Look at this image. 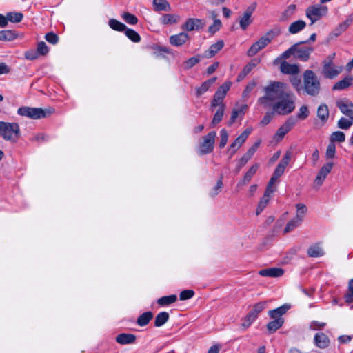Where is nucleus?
<instances>
[{
  "label": "nucleus",
  "instance_id": "39448f33",
  "mask_svg": "<svg viewBox=\"0 0 353 353\" xmlns=\"http://www.w3.org/2000/svg\"><path fill=\"white\" fill-rule=\"evenodd\" d=\"M20 135V128L18 123L0 121V136L5 140L16 143Z\"/></svg>",
  "mask_w": 353,
  "mask_h": 353
},
{
  "label": "nucleus",
  "instance_id": "b1692460",
  "mask_svg": "<svg viewBox=\"0 0 353 353\" xmlns=\"http://www.w3.org/2000/svg\"><path fill=\"white\" fill-rule=\"evenodd\" d=\"M136 336L133 334L122 333L116 336V341L121 345L133 344L136 341Z\"/></svg>",
  "mask_w": 353,
  "mask_h": 353
},
{
  "label": "nucleus",
  "instance_id": "0eeeda50",
  "mask_svg": "<svg viewBox=\"0 0 353 353\" xmlns=\"http://www.w3.org/2000/svg\"><path fill=\"white\" fill-rule=\"evenodd\" d=\"M53 112L52 108L42 109L40 108L21 107L18 109V114L32 119L46 118Z\"/></svg>",
  "mask_w": 353,
  "mask_h": 353
},
{
  "label": "nucleus",
  "instance_id": "774afa93",
  "mask_svg": "<svg viewBox=\"0 0 353 353\" xmlns=\"http://www.w3.org/2000/svg\"><path fill=\"white\" fill-rule=\"evenodd\" d=\"M199 61H200L199 56L191 57L185 61V67L188 69L191 68L192 67L195 65L196 63H198Z\"/></svg>",
  "mask_w": 353,
  "mask_h": 353
},
{
  "label": "nucleus",
  "instance_id": "338daca9",
  "mask_svg": "<svg viewBox=\"0 0 353 353\" xmlns=\"http://www.w3.org/2000/svg\"><path fill=\"white\" fill-rule=\"evenodd\" d=\"M291 83L297 92L302 93L303 83L299 79L294 77L291 79Z\"/></svg>",
  "mask_w": 353,
  "mask_h": 353
},
{
  "label": "nucleus",
  "instance_id": "f3484780",
  "mask_svg": "<svg viewBox=\"0 0 353 353\" xmlns=\"http://www.w3.org/2000/svg\"><path fill=\"white\" fill-rule=\"evenodd\" d=\"M336 106L340 111L348 117H353V103L347 99H340L336 101Z\"/></svg>",
  "mask_w": 353,
  "mask_h": 353
},
{
  "label": "nucleus",
  "instance_id": "ddd939ff",
  "mask_svg": "<svg viewBox=\"0 0 353 353\" xmlns=\"http://www.w3.org/2000/svg\"><path fill=\"white\" fill-rule=\"evenodd\" d=\"M296 120L293 117L288 118L285 122L278 129L274 134V139L277 141H281L285 135L290 132L295 125Z\"/></svg>",
  "mask_w": 353,
  "mask_h": 353
},
{
  "label": "nucleus",
  "instance_id": "a878e982",
  "mask_svg": "<svg viewBox=\"0 0 353 353\" xmlns=\"http://www.w3.org/2000/svg\"><path fill=\"white\" fill-rule=\"evenodd\" d=\"M280 70L283 74H296L299 73V68L296 64H290L286 61H283L280 65Z\"/></svg>",
  "mask_w": 353,
  "mask_h": 353
},
{
  "label": "nucleus",
  "instance_id": "aec40b11",
  "mask_svg": "<svg viewBox=\"0 0 353 353\" xmlns=\"http://www.w3.org/2000/svg\"><path fill=\"white\" fill-rule=\"evenodd\" d=\"M313 52V48L311 47H303L298 48L296 47V50L294 52V57L303 61H306L309 59L310 54Z\"/></svg>",
  "mask_w": 353,
  "mask_h": 353
},
{
  "label": "nucleus",
  "instance_id": "a211bd4d",
  "mask_svg": "<svg viewBox=\"0 0 353 353\" xmlns=\"http://www.w3.org/2000/svg\"><path fill=\"white\" fill-rule=\"evenodd\" d=\"M332 168V163H327L325 165H324L321 168V170L318 172L317 176H316V179L314 180L315 184L318 185L319 186L321 185L327 174L331 172Z\"/></svg>",
  "mask_w": 353,
  "mask_h": 353
},
{
  "label": "nucleus",
  "instance_id": "c756f323",
  "mask_svg": "<svg viewBox=\"0 0 353 353\" xmlns=\"http://www.w3.org/2000/svg\"><path fill=\"white\" fill-rule=\"evenodd\" d=\"M216 80V77H212L205 81H204L200 87L196 89V93L197 97H200L207 92L209 88L212 85Z\"/></svg>",
  "mask_w": 353,
  "mask_h": 353
},
{
  "label": "nucleus",
  "instance_id": "5fc2aeb1",
  "mask_svg": "<svg viewBox=\"0 0 353 353\" xmlns=\"http://www.w3.org/2000/svg\"><path fill=\"white\" fill-rule=\"evenodd\" d=\"M274 114H275V112H274L273 110L272 112H267L265 114L263 119H261V121H260V125L262 126H265L268 123H270V122L273 119Z\"/></svg>",
  "mask_w": 353,
  "mask_h": 353
},
{
  "label": "nucleus",
  "instance_id": "1a4fd4ad",
  "mask_svg": "<svg viewBox=\"0 0 353 353\" xmlns=\"http://www.w3.org/2000/svg\"><path fill=\"white\" fill-rule=\"evenodd\" d=\"M216 135V132L212 131L203 137L199 151L201 155L210 154L213 151Z\"/></svg>",
  "mask_w": 353,
  "mask_h": 353
},
{
  "label": "nucleus",
  "instance_id": "de8ad7c7",
  "mask_svg": "<svg viewBox=\"0 0 353 353\" xmlns=\"http://www.w3.org/2000/svg\"><path fill=\"white\" fill-rule=\"evenodd\" d=\"M344 299L346 303H353V278L348 283V292L345 294Z\"/></svg>",
  "mask_w": 353,
  "mask_h": 353
},
{
  "label": "nucleus",
  "instance_id": "e2e57ef3",
  "mask_svg": "<svg viewBox=\"0 0 353 353\" xmlns=\"http://www.w3.org/2000/svg\"><path fill=\"white\" fill-rule=\"evenodd\" d=\"M221 27V21L219 19H215L212 25H211L208 31L210 34H214L216 32H217Z\"/></svg>",
  "mask_w": 353,
  "mask_h": 353
},
{
  "label": "nucleus",
  "instance_id": "dca6fc26",
  "mask_svg": "<svg viewBox=\"0 0 353 353\" xmlns=\"http://www.w3.org/2000/svg\"><path fill=\"white\" fill-rule=\"evenodd\" d=\"M204 26L205 23L201 19L189 18L185 23L181 26V29L186 31H193L201 29Z\"/></svg>",
  "mask_w": 353,
  "mask_h": 353
},
{
  "label": "nucleus",
  "instance_id": "864d4df0",
  "mask_svg": "<svg viewBox=\"0 0 353 353\" xmlns=\"http://www.w3.org/2000/svg\"><path fill=\"white\" fill-rule=\"evenodd\" d=\"M299 45V43H295L293 46H292L289 49H288L287 50L283 52L281 54L279 58L281 59H287L290 58V57L292 54H294V52L296 50V47L298 46Z\"/></svg>",
  "mask_w": 353,
  "mask_h": 353
},
{
  "label": "nucleus",
  "instance_id": "49530a36",
  "mask_svg": "<svg viewBox=\"0 0 353 353\" xmlns=\"http://www.w3.org/2000/svg\"><path fill=\"white\" fill-rule=\"evenodd\" d=\"M301 221H300V219L294 218L292 219L287 223L284 229V233H288L292 231L294 229L298 227L301 224Z\"/></svg>",
  "mask_w": 353,
  "mask_h": 353
},
{
  "label": "nucleus",
  "instance_id": "6ab92c4d",
  "mask_svg": "<svg viewBox=\"0 0 353 353\" xmlns=\"http://www.w3.org/2000/svg\"><path fill=\"white\" fill-rule=\"evenodd\" d=\"M259 167V163H255L251 166L250 169L246 172L243 179L238 183L236 187L241 188L247 185L250 181L252 176L256 174Z\"/></svg>",
  "mask_w": 353,
  "mask_h": 353
},
{
  "label": "nucleus",
  "instance_id": "c9c22d12",
  "mask_svg": "<svg viewBox=\"0 0 353 353\" xmlns=\"http://www.w3.org/2000/svg\"><path fill=\"white\" fill-rule=\"evenodd\" d=\"M180 20V17L177 14H165L161 18L162 23L165 25H171L177 23Z\"/></svg>",
  "mask_w": 353,
  "mask_h": 353
},
{
  "label": "nucleus",
  "instance_id": "2eb2a0df",
  "mask_svg": "<svg viewBox=\"0 0 353 353\" xmlns=\"http://www.w3.org/2000/svg\"><path fill=\"white\" fill-rule=\"evenodd\" d=\"M259 145H260V141L255 143L251 148H249V150L247 151V152L242 156V157L239 160V165L236 167V173L239 172L241 169L252 158V157L256 152L258 148L259 147Z\"/></svg>",
  "mask_w": 353,
  "mask_h": 353
},
{
  "label": "nucleus",
  "instance_id": "bb28decb",
  "mask_svg": "<svg viewBox=\"0 0 353 353\" xmlns=\"http://www.w3.org/2000/svg\"><path fill=\"white\" fill-rule=\"evenodd\" d=\"M353 83V77L347 76L343 79L336 82L332 87L333 90H342L350 87Z\"/></svg>",
  "mask_w": 353,
  "mask_h": 353
},
{
  "label": "nucleus",
  "instance_id": "f8f14e48",
  "mask_svg": "<svg viewBox=\"0 0 353 353\" xmlns=\"http://www.w3.org/2000/svg\"><path fill=\"white\" fill-rule=\"evenodd\" d=\"M251 132L252 129L248 128L245 130L230 145L228 150V153L230 155V158H232V156L236 153V152L241 147V145L248 139Z\"/></svg>",
  "mask_w": 353,
  "mask_h": 353
},
{
  "label": "nucleus",
  "instance_id": "e433bc0d",
  "mask_svg": "<svg viewBox=\"0 0 353 353\" xmlns=\"http://www.w3.org/2000/svg\"><path fill=\"white\" fill-rule=\"evenodd\" d=\"M169 314L167 312H161L154 319V326L161 327L169 319Z\"/></svg>",
  "mask_w": 353,
  "mask_h": 353
},
{
  "label": "nucleus",
  "instance_id": "20e7f679",
  "mask_svg": "<svg viewBox=\"0 0 353 353\" xmlns=\"http://www.w3.org/2000/svg\"><path fill=\"white\" fill-rule=\"evenodd\" d=\"M290 308V305L284 304L268 312L269 316L273 319L267 324V329L270 333H274L282 327L284 323V319L282 316Z\"/></svg>",
  "mask_w": 353,
  "mask_h": 353
},
{
  "label": "nucleus",
  "instance_id": "f03ea898",
  "mask_svg": "<svg viewBox=\"0 0 353 353\" xmlns=\"http://www.w3.org/2000/svg\"><path fill=\"white\" fill-rule=\"evenodd\" d=\"M302 93L316 97L321 92V82L313 70H306L303 74Z\"/></svg>",
  "mask_w": 353,
  "mask_h": 353
},
{
  "label": "nucleus",
  "instance_id": "9b49d317",
  "mask_svg": "<svg viewBox=\"0 0 353 353\" xmlns=\"http://www.w3.org/2000/svg\"><path fill=\"white\" fill-rule=\"evenodd\" d=\"M231 86V83L228 81L224 83L219 88L214 95V98L211 102V108L213 110V108L217 106L221 105V104H224L223 103V100L225 98L227 92L230 90Z\"/></svg>",
  "mask_w": 353,
  "mask_h": 353
},
{
  "label": "nucleus",
  "instance_id": "09e8293b",
  "mask_svg": "<svg viewBox=\"0 0 353 353\" xmlns=\"http://www.w3.org/2000/svg\"><path fill=\"white\" fill-rule=\"evenodd\" d=\"M223 176H221L217 181L216 185L210 192L209 194L211 197H215L223 188Z\"/></svg>",
  "mask_w": 353,
  "mask_h": 353
},
{
  "label": "nucleus",
  "instance_id": "412c9836",
  "mask_svg": "<svg viewBox=\"0 0 353 353\" xmlns=\"http://www.w3.org/2000/svg\"><path fill=\"white\" fill-rule=\"evenodd\" d=\"M284 273V270L281 268H270L261 270L259 275L267 277H280Z\"/></svg>",
  "mask_w": 353,
  "mask_h": 353
},
{
  "label": "nucleus",
  "instance_id": "473e14b6",
  "mask_svg": "<svg viewBox=\"0 0 353 353\" xmlns=\"http://www.w3.org/2000/svg\"><path fill=\"white\" fill-rule=\"evenodd\" d=\"M305 26L306 23L304 21L298 20L290 24L288 28V31L290 33L294 34L303 30Z\"/></svg>",
  "mask_w": 353,
  "mask_h": 353
},
{
  "label": "nucleus",
  "instance_id": "72a5a7b5",
  "mask_svg": "<svg viewBox=\"0 0 353 353\" xmlns=\"http://www.w3.org/2000/svg\"><path fill=\"white\" fill-rule=\"evenodd\" d=\"M153 318L152 312H145L141 314L137 320V324L141 327L147 325Z\"/></svg>",
  "mask_w": 353,
  "mask_h": 353
},
{
  "label": "nucleus",
  "instance_id": "052dcab7",
  "mask_svg": "<svg viewBox=\"0 0 353 353\" xmlns=\"http://www.w3.org/2000/svg\"><path fill=\"white\" fill-rule=\"evenodd\" d=\"M336 146L335 144L330 142L329 143L326 150V157L327 159H332L335 156Z\"/></svg>",
  "mask_w": 353,
  "mask_h": 353
},
{
  "label": "nucleus",
  "instance_id": "7ed1b4c3",
  "mask_svg": "<svg viewBox=\"0 0 353 353\" xmlns=\"http://www.w3.org/2000/svg\"><path fill=\"white\" fill-rule=\"evenodd\" d=\"M271 107L275 114L283 116L288 115L295 109V97L293 93L288 90Z\"/></svg>",
  "mask_w": 353,
  "mask_h": 353
},
{
  "label": "nucleus",
  "instance_id": "680f3d73",
  "mask_svg": "<svg viewBox=\"0 0 353 353\" xmlns=\"http://www.w3.org/2000/svg\"><path fill=\"white\" fill-rule=\"evenodd\" d=\"M194 295V292L192 290H183L179 294V299L181 301L190 299Z\"/></svg>",
  "mask_w": 353,
  "mask_h": 353
},
{
  "label": "nucleus",
  "instance_id": "6e6552de",
  "mask_svg": "<svg viewBox=\"0 0 353 353\" xmlns=\"http://www.w3.org/2000/svg\"><path fill=\"white\" fill-rule=\"evenodd\" d=\"M327 7L322 5L309 6L305 10L306 17L310 19L311 24L319 21L327 13Z\"/></svg>",
  "mask_w": 353,
  "mask_h": 353
},
{
  "label": "nucleus",
  "instance_id": "5701e85b",
  "mask_svg": "<svg viewBox=\"0 0 353 353\" xmlns=\"http://www.w3.org/2000/svg\"><path fill=\"white\" fill-rule=\"evenodd\" d=\"M189 39V36L185 32H180L177 34L172 35L170 37V43L174 46H181Z\"/></svg>",
  "mask_w": 353,
  "mask_h": 353
},
{
  "label": "nucleus",
  "instance_id": "423d86ee",
  "mask_svg": "<svg viewBox=\"0 0 353 353\" xmlns=\"http://www.w3.org/2000/svg\"><path fill=\"white\" fill-rule=\"evenodd\" d=\"M280 34V30L276 29V31L271 30L268 31L264 36L259 40L256 41L248 50L247 54L248 57H253L257 54L261 50L266 47L272 40Z\"/></svg>",
  "mask_w": 353,
  "mask_h": 353
},
{
  "label": "nucleus",
  "instance_id": "f257e3e1",
  "mask_svg": "<svg viewBox=\"0 0 353 353\" xmlns=\"http://www.w3.org/2000/svg\"><path fill=\"white\" fill-rule=\"evenodd\" d=\"M264 95L258 99V103L264 108L271 107L281 98L287 90V85L280 81H272L263 88Z\"/></svg>",
  "mask_w": 353,
  "mask_h": 353
},
{
  "label": "nucleus",
  "instance_id": "2f4dec72",
  "mask_svg": "<svg viewBox=\"0 0 353 353\" xmlns=\"http://www.w3.org/2000/svg\"><path fill=\"white\" fill-rule=\"evenodd\" d=\"M18 36L16 31L12 30H5L0 31V41H11L14 40Z\"/></svg>",
  "mask_w": 353,
  "mask_h": 353
},
{
  "label": "nucleus",
  "instance_id": "3c124183",
  "mask_svg": "<svg viewBox=\"0 0 353 353\" xmlns=\"http://www.w3.org/2000/svg\"><path fill=\"white\" fill-rule=\"evenodd\" d=\"M309 114H310V112H309L307 106L305 105H303L299 108V112H298L296 117H297V119H299L301 121H303L308 117Z\"/></svg>",
  "mask_w": 353,
  "mask_h": 353
},
{
  "label": "nucleus",
  "instance_id": "c03bdc74",
  "mask_svg": "<svg viewBox=\"0 0 353 353\" xmlns=\"http://www.w3.org/2000/svg\"><path fill=\"white\" fill-rule=\"evenodd\" d=\"M345 140V135L341 131H335L332 133L330 141L334 143L335 142L342 143Z\"/></svg>",
  "mask_w": 353,
  "mask_h": 353
},
{
  "label": "nucleus",
  "instance_id": "ea45409f",
  "mask_svg": "<svg viewBox=\"0 0 353 353\" xmlns=\"http://www.w3.org/2000/svg\"><path fill=\"white\" fill-rule=\"evenodd\" d=\"M353 125V117H341L337 122V126L342 130H348Z\"/></svg>",
  "mask_w": 353,
  "mask_h": 353
},
{
  "label": "nucleus",
  "instance_id": "a18cd8bd",
  "mask_svg": "<svg viewBox=\"0 0 353 353\" xmlns=\"http://www.w3.org/2000/svg\"><path fill=\"white\" fill-rule=\"evenodd\" d=\"M8 21L19 23L23 19V15L21 12H10L7 13Z\"/></svg>",
  "mask_w": 353,
  "mask_h": 353
},
{
  "label": "nucleus",
  "instance_id": "13d9d810",
  "mask_svg": "<svg viewBox=\"0 0 353 353\" xmlns=\"http://www.w3.org/2000/svg\"><path fill=\"white\" fill-rule=\"evenodd\" d=\"M37 54L41 55H46L48 53V47L44 41H40L39 42L37 45Z\"/></svg>",
  "mask_w": 353,
  "mask_h": 353
},
{
  "label": "nucleus",
  "instance_id": "c85d7f7f",
  "mask_svg": "<svg viewBox=\"0 0 353 353\" xmlns=\"http://www.w3.org/2000/svg\"><path fill=\"white\" fill-rule=\"evenodd\" d=\"M223 41H218L215 43L211 45L208 50L205 51V56L209 58L214 57L219 51H220L223 48Z\"/></svg>",
  "mask_w": 353,
  "mask_h": 353
},
{
  "label": "nucleus",
  "instance_id": "0e129e2a",
  "mask_svg": "<svg viewBox=\"0 0 353 353\" xmlns=\"http://www.w3.org/2000/svg\"><path fill=\"white\" fill-rule=\"evenodd\" d=\"M252 68H250V65H248V64L244 66L241 72L238 74L237 77V81H241L243 80L251 71Z\"/></svg>",
  "mask_w": 353,
  "mask_h": 353
},
{
  "label": "nucleus",
  "instance_id": "4d7b16f0",
  "mask_svg": "<svg viewBox=\"0 0 353 353\" xmlns=\"http://www.w3.org/2000/svg\"><path fill=\"white\" fill-rule=\"evenodd\" d=\"M292 153L290 151L286 152L279 163L278 164L279 166H281L284 169L288 166L291 159Z\"/></svg>",
  "mask_w": 353,
  "mask_h": 353
},
{
  "label": "nucleus",
  "instance_id": "4be33fe9",
  "mask_svg": "<svg viewBox=\"0 0 353 353\" xmlns=\"http://www.w3.org/2000/svg\"><path fill=\"white\" fill-rule=\"evenodd\" d=\"M314 344L321 349H325L330 345V339L328 336L323 333H316L314 338Z\"/></svg>",
  "mask_w": 353,
  "mask_h": 353
},
{
  "label": "nucleus",
  "instance_id": "393cba45",
  "mask_svg": "<svg viewBox=\"0 0 353 353\" xmlns=\"http://www.w3.org/2000/svg\"><path fill=\"white\" fill-rule=\"evenodd\" d=\"M353 21V14H350L347 19L339 24V26L333 30V34L338 37L345 32Z\"/></svg>",
  "mask_w": 353,
  "mask_h": 353
},
{
  "label": "nucleus",
  "instance_id": "9d476101",
  "mask_svg": "<svg viewBox=\"0 0 353 353\" xmlns=\"http://www.w3.org/2000/svg\"><path fill=\"white\" fill-rule=\"evenodd\" d=\"M343 71V66L334 63H322L321 74L326 79H334Z\"/></svg>",
  "mask_w": 353,
  "mask_h": 353
},
{
  "label": "nucleus",
  "instance_id": "6e6d98bb",
  "mask_svg": "<svg viewBox=\"0 0 353 353\" xmlns=\"http://www.w3.org/2000/svg\"><path fill=\"white\" fill-rule=\"evenodd\" d=\"M220 136L221 140L219 146L220 148H223L225 146L228 139V134L225 129H222L221 130Z\"/></svg>",
  "mask_w": 353,
  "mask_h": 353
},
{
  "label": "nucleus",
  "instance_id": "7c9ffc66",
  "mask_svg": "<svg viewBox=\"0 0 353 353\" xmlns=\"http://www.w3.org/2000/svg\"><path fill=\"white\" fill-rule=\"evenodd\" d=\"M317 117L323 122L325 123L329 118V109L326 104H321L317 109Z\"/></svg>",
  "mask_w": 353,
  "mask_h": 353
},
{
  "label": "nucleus",
  "instance_id": "cd10ccee",
  "mask_svg": "<svg viewBox=\"0 0 353 353\" xmlns=\"http://www.w3.org/2000/svg\"><path fill=\"white\" fill-rule=\"evenodd\" d=\"M307 253L310 257H321L324 255V251L319 243H314L309 247Z\"/></svg>",
  "mask_w": 353,
  "mask_h": 353
},
{
  "label": "nucleus",
  "instance_id": "a19ab883",
  "mask_svg": "<svg viewBox=\"0 0 353 353\" xmlns=\"http://www.w3.org/2000/svg\"><path fill=\"white\" fill-rule=\"evenodd\" d=\"M108 24H109V26L112 30L119 31V32H124L127 28L124 23L120 22L114 19H110Z\"/></svg>",
  "mask_w": 353,
  "mask_h": 353
},
{
  "label": "nucleus",
  "instance_id": "4468645a",
  "mask_svg": "<svg viewBox=\"0 0 353 353\" xmlns=\"http://www.w3.org/2000/svg\"><path fill=\"white\" fill-rule=\"evenodd\" d=\"M257 6L256 2L252 3L245 10L242 17L239 19L240 27L245 30L252 23L251 16Z\"/></svg>",
  "mask_w": 353,
  "mask_h": 353
},
{
  "label": "nucleus",
  "instance_id": "bf43d9fd",
  "mask_svg": "<svg viewBox=\"0 0 353 353\" xmlns=\"http://www.w3.org/2000/svg\"><path fill=\"white\" fill-rule=\"evenodd\" d=\"M256 319L254 317H252V315H250L249 314H248L246 315V316L243 320V322L241 323V327L244 330H246L247 328H248L252 324V323Z\"/></svg>",
  "mask_w": 353,
  "mask_h": 353
},
{
  "label": "nucleus",
  "instance_id": "4c0bfd02",
  "mask_svg": "<svg viewBox=\"0 0 353 353\" xmlns=\"http://www.w3.org/2000/svg\"><path fill=\"white\" fill-rule=\"evenodd\" d=\"M177 300V296L175 294L170 296H164L157 300V303L161 306H166L175 303Z\"/></svg>",
  "mask_w": 353,
  "mask_h": 353
},
{
  "label": "nucleus",
  "instance_id": "f704fd0d",
  "mask_svg": "<svg viewBox=\"0 0 353 353\" xmlns=\"http://www.w3.org/2000/svg\"><path fill=\"white\" fill-rule=\"evenodd\" d=\"M219 108L217 109L216 112H215L212 121L211 122V125L214 127L218 123H219L224 115L225 110V105L221 104V105L218 106Z\"/></svg>",
  "mask_w": 353,
  "mask_h": 353
},
{
  "label": "nucleus",
  "instance_id": "79ce46f5",
  "mask_svg": "<svg viewBox=\"0 0 353 353\" xmlns=\"http://www.w3.org/2000/svg\"><path fill=\"white\" fill-rule=\"evenodd\" d=\"M153 6L155 11L167 10L170 8L167 0H153Z\"/></svg>",
  "mask_w": 353,
  "mask_h": 353
},
{
  "label": "nucleus",
  "instance_id": "8fccbe9b",
  "mask_svg": "<svg viewBox=\"0 0 353 353\" xmlns=\"http://www.w3.org/2000/svg\"><path fill=\"white\" fill-rule=\"evenodd\" d=\"M122 18L126 23L131 25H135L138 22L137 17L135 15L129 12H124L122 14Z\"/></svg>",
  "mask_w": 353,
  "mask_h": 353
},
{
  "label": "nucleus",
  "instance_id": "58836bf2",
  "mask_svg": "<svg viewBox=\"0 0 353 353\" xmlns=\"http://www.w3.org/2000/svg\"><path fill=\"white\" fill-rule=\"evenodd\" d=\"M266 301H261L256 303L252 310L248 313L250 315H252L255 319H256L259 313H261L266 306Z\"/></svg>",
  "mask_w": 353,
  "mask_h": 353
},
{
  "label": "nucleus",
  "instance_id": "603ef678",
  "mask_svg": "<svg viewBox=\"0 0 353 353\" xmlns=\"http://www.w3.org/2000/svg\"><path fill=\"white\" fill-rule=\"evenodd\" d=\"M297 210L296 219H300V221L302 222L303 216L306 212V206L304 204L299 203L296 205Z\"/></svg>",
  "mask_w": 353,
  "mask_h": 353
},
{
  "label": "nucleus",
  "instance_id": "69168bd1",
  "mask_svg": "<svg viewBox=\"0 0 353 353\" xmlns=\"http://www.w3.org/2000/svg\"><path fill=\"white\" fill-rule=\"evenodd\" d=\"M46 40L52 44H56L59 41V37L54 32H48L45 36Z\"/></svg>",
  "mask_w": 353,
  "mask_h": 353
},
{
  "label": "nucleus",
  "instance_id": "37998d69",
  "mask_svg": "<svg viewBox=\"0 0 353 353\" xmlns=\"http://www.w3.org/2000/svg\"><path fill=\"white\" fill-rule=\"evenodd\" d=\"M125 34L132 42L139 43L141 41L140 35L134 30L126 28Z\"/></svg>",
  "mask_w": 353,
  "mask_h": 353
}]
</instances>
